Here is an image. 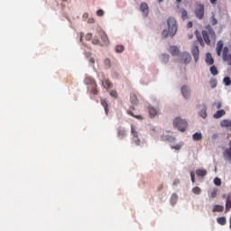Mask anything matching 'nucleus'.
<instances>
[{
  "label": "nucleus",
  "mask_w": 231,
  "mask_h": 231,
  "mask_svg": "<svg viewBox=\"0 0 231 231\" xmlns=\"http://www.w3.org/2000/svg\"><path fill=\"white\" fill-rule=\"evenodd\" d=\"M161 60H162V62H164V63L169 62V55L168 54H162Z\"/></svg>",
  "instance_id": "nucleus-31"
},
{
  "label": "nucleus",
  "mask_w": 231,
  "mask_h": 231,
  "mask_svg": "<svg viewBox=\"0 0 231 231\" xmlns=\"http://www.w3.org/2000/svg\"><path fill=\"white\" fill-rule=\"evenodd\" d=\"M159 3H163V0H158Z\"/></svg>",
  "instance_id": "nucleus-57"
},
{
  "label": "nucleus",
  "mask_w": 231,
  "mask_h": 231,
  "mask_svg": "<svg viewBox=\"0 0 231 231\" xmlns=\"http://www.w3.org/2000/svg\"><path fill=\"white\" fill-rule=\"evenodd\" d=\"M103 86L105 88H113V83H111V81L109 79H106L104 82H103Z\"/></svg>",
  "instance_id": "nucleus-32"
},
{
  "label": "nucleus",
  "mask_w": 231,
  "mask_h": 231,
  "mask_svg": "<svg viewBox=\"0 0 231 231\" xmlns=\"http://www.w3.org/2000/svg\"><path fill=\"white\" fill-rule=\"evenodd\" d=\"M220 125L221 127H226V129L229 128V130L231 131V121L228 119H224L220 122Z\"/></svg>",
  "instance_id": "nucleus-17"
},
{
  "label": "nucleus",
  "mask_w": 231,
  "mask_h": 231,
  "mask_svg": "<svg viewBox=\"0 0 231 231\" xmlns=\"http://www.w3.org/2000/svg\"><path fill=\"white\" fill-rule=\"evenodd\" d=\"M99 37H101V40L103 41L104 44H107L109 42V38L107 37V34H106V32H100Z\"/></svg>",
  "instance_id": "nucleus-20"
},
{
  "label": "nucleus",
  "mask_w": 231,
  "mask_h": 231,
  "mask_svg": "<svg viewBox=\"0 0 231 231\" xmlns=\"http://www.w3.org/2000/svg\"><path fill=\"white\" fill-rule=\"evenodd\" d=\"M89 62H90L91 64H95V58H90V59H89Z\"/></svg>",
  "instance_id": "nucleus-51"
},
{
  "label": "nucleus",
  "mask_w": 231,
  "mask_h": 231,
  "mask_svg": "<svg viewBox=\"0 0 231 231\" xmlns=\"http://www.w3.org/2000/svg\"><path fill=\"white\" fill-rule=\"evenodd\" d=\"M223 158L226 162H229L231 163V140L229 142V148L223 152Z\"/></svg>",
  "instance_id": "nucleus-9"
},
{
  "label": "nucleus",
  "mask_w": 231,
  "mask_h": 231,
  "mask_svg": "<svg viewBox=\"0 0 231 231\" xmlns=\"http://www.w3.org/2000/svg\"><path fill=\"white\" fill-rule=\"evenodd\" d=\"M192 192H193V194L199 195V194H201V188L195 187L192 189Z\"/></svg>",
  "instance_id": "nucleus-35"
},
{
  "label": "nucleus",
  "mask_w": 231,
  "mask_h": 231,
  "mask_svg": "<svg viewBox=\"0 0 231 231\" xmlns=\"http://www.w3.org/2000/svg\"><path fill=\"white\" fill-rule=\"evenodd\" d=\"M217 109H221V103H218V104L217 105Z\"/></svg>",
  "instance_id": "nucleus-54"
},
{
  "label": "nucleus",
  "mask_w": 231,
  "mask_h": 231,
  "mask_svg": "<svg viewBox=\"0 0 231 231\" xmlns=\"http://www.w3.org/2000/svg\"><path fill=\"white\" fill-rule=\"evenodd\" d=\"M192 138L195 142H199V140H202L203 138V134H201V133H195L193 135H192Z\"/></svg>",
  "instance_id": "nucleus-26"
},
{
  "label": "nucleus",
  "mask_w": 231,
  "mask_h": 231,
  "mask_svg": "<svg viewBox=\"0 0 231 231\" xmlns=\"http://www.w3.org/2000/svg\"><path fill=\"white\" fill-rule=\"evenodd\" d=\"M117 136L119 138H124L125 136V129L118 128V130H117Z\"/></svg>",
  "instance_id": "nucleus-28"
},
{
  "label": "nucleus",
  "mask_w": 231,
  "mask_h": 231,
  "mask_svg": "<svg viewBox=\"0 0 231 231\" xmlns=\"http://www.w3.org/2000/svg\"><path fill=\"white\" fill-rule=\"evenodd\" d=\"M199 116L202 118H207V108H204L199 112Z\"/></svg>",
  "instance_id": "nucleus-38"
},
{
  "label": "nucleus",
  "mask_w": 231,
  "mask_h": 231,
  "mask_svg": "<svg viewBox=\"0 0 231 231\" xmlns=\"http://www.w3.org/2000/svg\"><path fill=\"white\" fill-rule=\"evenodd\" d=\"M131 133L133 134V142H134L135 145H140L142 143V141L140 138H138V132H136V129L134 128V125H131Z\"/></svg>",
  "instance_id": "nucleus-8"
},
{
  "label": "nucleus",
  "mask_w": 231,
  "mask_h": 231,
  "mask_svg": "<svg viewBox=\"0 0 231 231\" xmlns=\"http://www.w3.org/2000/svg\"><path fill=\"white\" fill-rule=\"evenodd\" d=\"M193 37H194V34L192 33L188 35V39H192Z\"/></svg>",
  "instance_id": "nucleus-53"
},
{
  "label": "nucleus",
  "mask_w": 231,
  "mask_h": 231,
  "mask_svg": "<svg viewBox=\"0 0 231 231\" xmlns=\"http://www.w3.org/2000/svg\"><path fill=\"white\" fill-rule=\"evenodd\" d=\"M92 44H95V45L100 44V41H99L98 39H97V38H94V39L92 40Z\"/></svg>",
  "instance_id": "nucleus-47"
},
{
  "label": "nucleus",
  "mask_w": 231,
  "mask_h": 231,
  "mask_svg": "<svg viewBox=\"0 0 231 231\" xmlns=\"http://www.w3.org/2000/svg\"><path fill=\"white\" fill-rule=\"evenodd\" d=\"M217 223H218V225H221L222 226L226 225V217H217Z\"/></svg>",
  "instance_id": "nucleus-27"
},
{
  "label": "nucleus",
  "mask_w": 231,
  "mask_h": 231,
  "mask_svg": "<svg viewBox=\"0 0 231 231\" xmlns=\"http://www.w3.org/2000/svg\"><path fill=\"white\" fill-rule=\"evenodd\" d=\"M194 14L197 19H199L201 21V19L205 17V5H203V4H199L195 8Z\"/></svg>",
  "instance_id": "nucleus-6"
},
{
  "label": "nucleus",
  "mask_w": 231,
  "mask_h": 231,
  "mask_svg": "<svg viewBox=\"0 0 231 231\" xmlns=\"http://www.w3.org/2000/svg\"><path fill=\"white\" fill-rule=\"evenodd\" d=\"M197 176H200L201 178H204V176L207 174V170H201L199 169L196 171Z\"/></svg>",
  "instance_id": "nucleus-29"
},
{
  "label": "nucleus",
  "mask_w": 231,
  "mask_h": 231,
  "mask_svg": "<svg viewBox=\"0 0 231 231\" xmlns=\"http://www.w3.org/2000/svg\"><path fill=\"white\" fill-rule=\"evenodd\" d=\"M140 11L142 12L143 15H144V17H147V15H149V5H147V3L143 2L141 4Z\"/></svg>",
  "instance_id": "nucleus-10"
},
{
  "label": "nucleus",
  "mask_w": 231,
  "mask_h": 231,
  "mask_svg": "<svg viewBox=\"0 0 231 231\" xmlns=\"http://www.w3.org/2000/svg\"><path fill=\"white\" fill-rule=\"evenodd\" d=\"M182 57H183L184 64H189L190 62V60H192V58L190 57V54H189V53H184Z\"/></svg>",
  "instance_id": "nucleus-22"
},
{
  "label": "nucleus",
  "mask_w": 231,
  "mask_h": 231,
  "mask_svg": "<svg viewBox=\"0 0 231 231\" xmlns=\"http://www.w3.org/2000/svg\"><path fill=\"white\" fill-rule=\"evenodd\" d=\"M180 181L179 179H176V180L173 181V185H174L175 187H178V185H180Z\"/></svg>",
  "instance_id": "nucleus-48"
},
{
  "label": "nucleus",
  "mask_w": 231,
  "mask_h": 231,
  "mask_svg": "<svg viewBox=\"0 0 231 231\" xmlns=\"http://www.w3.org/2000/svg\"><path fill=\"white\" fill-rule=\"evenodd\" d=\"M181 94L184 97V98H189V97H190V91H189V87L183 86L181 88Z\"/></svg>",
  "instance_id": "nucleus-14"
},
{
  "label": "nucleus",
  "mask_w": 231,
  "mask_h": 231,
  "mask_svg": "<svg viewBox=\"0 0 231 231\" xmlns=\"http://www.w3.org/2000/svg\"><path fill=\"white\" fill-rule=\"evenodd\" d=\"M192 26H194V23H192V22H189L187 24V28H192Z\"/></svg>",
  "instance_id": "nucleus-49"
},
{
  "label": "nucleus",
  "mask_w": 231,
  "mask_h": 231,
  "mask_svg": "<svg viewBox=\"0 0 231 231\" xmlns=\"http://www.w3.org/2000/svg\"><path fill=\"white\" fill-rule=\"evenodd\" d=\"M225 115H226V112L223 109H221L217 111V113L214 114L213 117L217 119V118H221L222 116H225Z\"/></svg>",
  "instance_id": "nucleus-23"
},
{
  "label": "nucleus",
  "mask_w": 231,
  "mask_h": 231,
  "mask_svg": "<svg viewBox=\"0 0 231 231\" xmlns=\"http://www.w3.org/2000/svg\"><path fill=\"white\" fill-rule=\"evenodd\" d=\"M167 23H168L169 31H167V29L162 31V39H167L169 35L171 37H174V35H176L178 32V23L176 22V19H174L173 17H170Z\"/></svg>",
  "instance_id": "nucleus-1"
},
{
  "label": "nucleus",
  "mask_w": 231,
  "mask_h": 231,
  "mask_svg": "<svg viewBox=\"0 0 231 231\" xmlns=\"http://www.w3.org/2000/svg\"><path fill=\"white\" fill-rule=\"evenodd\" d=\"M209 84H210L212 89H214V88H217V81L216 79H211V80L209 81Z\"/></svg>",
  "instance_id": "nucleus-37"
},
{
  "label": "nucleus",
  "mask_w": 231,
  "mask_h": 231,
  "mask_svg": "<svg viewBox=\"0 0 231 231\" xmlns=\"http://www.w3.org/2000/svg\"><path fill=\"white\" fill-rule=\"evenodd\" d=\"M148 112L150 118H154V116H156V115L160 113V111L157 108H154L153 106H148Z\"/></svg>",
  "instance_id": "nucleus-11"
},
{
  "label": "nucleus",
  "mask_w": 231,
  "mask_h": 231,
  "mask_svg": "<svg viewBox=\"0 0 231 231\" xmlns=\"http://www.w3.org/2000/svg\"><path fill=\"white\" fill-rule=\"evenodd\" d=\"M124 50H125V48L124 47V45H117L116 47V53H122V51H124Z\"/></svg>",
  "instance_id": "nucleus-33"
},
{
  "label": "nucleus",
  "mask_w": 231,
  "mask_h": 231,
  "mask_svg": "<svg viewBox=\"0 0 231 231\" xmlns=\"http://www.w3.org/2000/svg\"><path fill=\"white\" fill-rule=\"evenodd\" d=\"M217 188H215L212 189L210 193V197L214 199V198H217Z\"/></svg>",
  "instance_id": "nucleus-39"
},
{
  "label": "nucleus",
  "mask_w": 231,
  "mask_h": 231,
  "mask_svg": "<svg viewBox=\"0 0 231 231\" xmlns=\"http://www.w3.org/2000/svg\"><path fill=\"white\" fill-rule=\"evenodd\" d=\"M190 178H191L192 183H196V175L194 174V171L190 172Z\"/></svg>",
  "instance_id": "nucleus-43"
},
{
  "label": "nucleus",
  "mask_w": 231,
  "mask_h": 231,
  "mask_svg": "<svg viewBox=\"0 0 231 231\" xmlns=\"http://www.w3.org/2000/svg\"><path fill=\"white\" fill-rule=\"evenodd\" d=\"M171 149H175V151H180L181 149V144H176L171 146Z\"/></svg>",
  "instance_id": "nucleus-46"
},
{
  "label": "nucleus",
  "mask_w": 231,
  "mask_h": 231,
  "mask_svg": "<svg viewBox=\"0 0 231 231\" xmlns=\"http://www.w3.org/2000/svg\"><path fill=\"white\" fill-rule=\"evenodd\" d=\"M195 35L197 37V42H199L202 48H205V42L203 41V37H201V34H199L198 30L195 31Z\"/></svg>",
  "instance_id": "nucleus-12"
},
{
  "label": "nucleus",
  "mask_w": 231,
  "mask_h": 231,
  "mask_svg": "<svg viewBox=\"0 0 231 231\" xmlns=\"http://www.w3.org/2000/svg\"><path fill=\"white\" fill-rule=\"evenodd\" d=\"M101 106H103L106 115H109V105L107 104V100L102 98L101 99Z\"/></svg>",
  "instance_id": "nucleus-19"
},
{
  "label": "nucleus",
  "mask_w": 231,
  "mask_h": 231,
  "mask_svg": "<svg viewBox=\"0 0 231 231\" xmlns=\"http://www.w3.org/2000/svg\"><path fill=\"white\" fill-rule=\"evenodd\" d=\"M231 209V193L227 195L226 200V212H230Z\"/></svg>",
  "instance_id": "nucleus-18"
},
{
  "label": "nucleus",
  "mask_w": 231,
  "mask_h": 231,
  "mask_svg": "<svg viewBox=\"0 0 231 231\" xmlns=\"http://www.w3.org/2000/svg\"><path fill=\"white\" fill-rule=\"evenodd\" d=\"M86 41H91V39H93V34L92 33H88L85 36Z\"/></svg>",
  "instance_id": "nucleus-45"
},
{
  "label": "nucleus",
  "mask_w": 231,
  "mask_h": 231,
  "mask_svg": "<svg viewBox=\"0 0 231 231\" xmlns=\"http://www.w3.org/2000/svg\"><path fill=\"white\" fill-rule=\"evenodd\" d=\"M223 210H225V207L221 205H215L213 207L212 212H223Z\"/></svg>",
  "instance_id": "nucleus-25"
},
{
  "label": "nucleus",
  "mask_w": 231,
  "mask_h": 231,
  "mask_svg": "<svg viewBox=\"0 0 231 231\" xmlns=\"http://www.w3.org/2000/svg\"><path fill=\"white\" fill-rule=\"evenodd\" d=\"M191 53L194 57L195 62H198V60H199V47L198 42H193V47L191 49Z\"/></svg>",
  "instance_id": "nucleus-7"
},
{
  "label": "nucleus",
  "mask_w": 231,
  "mask_h": 231,
  "mask_svg": "<svg viewBox=\"0 0 231 231\" xmlns=\"http://www.w3.org/2000/svg\"><path fill=\"white\" fill-rule=\"evenodd\" d=\"M211 5H216V3H217V0H209Z\"/></svg>",
  "instance_id": "nucleus-52"
},
{
  "label": "nucleus",
  "mask_w": 231,
  "mask_h": 231,
  "mask_svg": "<svg viewBox=\"0 0 231 231\" xmlns=\"http://www.w3.org/2000/svg\"><path fill=\"white\" fill-rule=\"evenodd\" d=\"M170 53L173 57H178V55H180V49H178L176 46H171L170 47Z\"/></svg>",
  "instance_id": "nucleus-13"
},
{
  "label": "nucleus",
  "mask_w": 231,
  "mask_h": 231,
  "mask_svg": "<svg viewBox=\"0 0 231 231\" xmlns=\"http://www.w3.org/2000/svg\"><path fill=\"white\" fill-rule=\"evenodd\" d=\"M176 2L180 5V3H181V0H176Z\"/></svg>",
  "instance_id": "nucleus-56"
},
{
  "label": "nucleus",
  "mask_w": 231,
  "mask_h": 231,
  "mask_svg": "<svg viewBox=\"0 0 231 231\" xmlns=\"http://www.w3.org/2000/svg\"><path fill=\"white\" fill-rule=\"evenodd\" d=\"M187 125V121L181 119V117H176L173 120V126L179 129V131H180L181 133H185Z\"/></svg>",
  "instance_id": "nucleus-4"
},
{
  "label": "nucleus",
  "mask_w": 231,
  "mask_h": 231,
  "mask_svg": "<svg viewBox=\"0 0 231 231\" xmlns=\"http://www.w3.org/2000/svg\"><path fill=\"white\" fill-rule=\"evenodd\" d=\"M97 17H102V15H104V10H102V9L97 10Z\"/></svg>",
  "instance_id": "nucleus-44"
},
{
  "label": "nucleus",
  "mask_w": 231,
  "mask_h": 231,
  "mask_svg": "<svg viewBox=\"0 0 231 231\" xmlns=\"http://www.w3.org/2000/svg\"><path fill=\"white\" fill-rule=\"evenodd\" d=\"M170 203L171 205H172V207H174V205L178 203V194L176 193L171 194V197L170 199Z\"/></svg>",
  "instance_id": "nucleus-21"
},
{
  "label": "nucleus",
  "mask_w": 231,
  "mask_h": 231,
  "mask_svg": "<svg viewBox=\"0 0 231 231\" xmlns=\"http://www.w3.org/2000/svg\"><path fill=\"white\" fill-rule=\"evenodd\" d=\"M128 115H130V116H134V118H136L137 120H143V117L142 116H134L132 111H128Z\"/></svg>",
  "instance_id": "nucleus-34"
},
{
  "label": "nucleus",
  "mask_w": 231,
  "mask_h": 231,
  "mask_svg": "<svg viewBox=\"0 0 231 231\" xmlns=\"http://www.w3.org/2000/svg\"><path fill=\"white\" fill-rule=\"evenodd\" d=\"M211 24L212 26H216V24H217V19H216V15H212L211 16Z\"/></svg>",
  "instance_id": "nucleus-40"
},
{
  "label": "nucleus",
  "mask_w": 231,
  "mask_h": 231,
  "mask_svg": "<svg viewBox=\"0 0 231 231\" xmlns=\"http://www.w3.org/2000/svg\"><path fill=\"white\" fill-rule=\"evenodd\" d=\"M214 184L215 185H217V187H220V185H221V179H219V178H215L214 179Z\"/></svg>",
  "instance_id": "nucleus-41"
},
{
  "label": "nucleus",
  "mask_w": 231,
  "mask_h": 231,
  "mask_svg": "<svg viewBox=\"0 0 231 231\" xmlns=\"http://www.w3.org/2000/svg\"><path fill=\"white\" fill-rule=\"evenodd\" d=\"M206 64H208V66H212V64H214V58H212V54L210 52L206 54Z\"/></svg>",
  "instance_id": "nucleus-15"
},
{
  "label": "nucleus",
  "mask_w": 231,
  "mask_h": 231,
  "mask_svg": "<svg viewBox=\"0 0 231 231\" xmlns=\"http://www.w3.org/2000/svg\"><path fill=\"white\" fill-rule=\"evenodd\" d=\"M223 41H218L216 47V51L217 57H221L222 51V59L224 62H226L228 66H231V54H228V47H224Z\"/></svg>",
  "instance_id": "nucleus-2"
},
{
  "label": "nucleus",
  "mask_w": 231,
  "mask_h": 231,
  "mask_svg": "<svg viewBox=\"0 0 231 231\" xmlns=\"http://www.w3.org/2000/svg\"><path fill=\"white\" fill-rule=\"evenodd\" d=\"M62 1H68V0H62Z\"/></svg>",
  "instance_id": "nucleus-59"
},
{
  "label": "nucleus",
  "mask_w": 231,
  "mask_h": 231,
  "mask_svg": "<svg viewBox=\"0 0 231 231\" xmlns=\"http://www.w3.org/2000/svg\"><path fill=\"white\" fill-rule=\"evenodd\" d=\"M209 71L211 73V75H213L214 77H216V75H218L219 71L217 70V67H216V65H213L209 68Z\"/></svg>",
  "instance_id": "nucleus-24"
},
{
  "label": "nucleus",
  "mask_w": 231,
  "mask_h": 231,
  "mask_svg": "<svg viewBox=\"0 0 231 231\" xmlns=\"http://www.w3.org/2000/svg\"><path fill=\"white\" fill-rule=\"evenodd\" d=\"M84 82L87 86H91L90 93H92V95H98V90H97V83L93 78L87 76Z\"/></svg>",
  "instance_id": "nucleus-5"
},
{
  "label": "nucleus",
  "mask_w": 231,
  "mask_h": 231,
  "mask_svg": "<svg viewBox=\"0 0 231 231\" xmlns=\"http://www.w3.org/2000/svg\"><path fill=\"white\" fill-rule=\"evenodd\" d=\"M82 37H84V33L80 34V41L82 42Z\"/></svg>",
  "instance_id": "nucleus-55"
},
{
  "label": "nucleus",
  "mask_w": 231,
  "mask_h": 231,
  "mask_svg": "<svg viewBox=\"0 0 231 231\" xmlns=\"http://www.w3.org/2000/svg\"><path fill=\"white\" fill-rule=\"evenodd\" d=\"M202 37L204 42L208 45L210 46L211 42L210 39H216V32H214V29L210 25L206 26V30L202 31Z\"/></svg>",
  "instance_id": "nucleus-3"
},
{
  "label": "nucleus",
  "mask_w": 231,
  "mask_h": 231,
  "mask_svg": "<svg viewBox=\"0 0 231 231\" xmlns=\"http://www.w3.org/2000/svg\"><path fill=\"white\" fill-rule=\"evenodd\" d=\"M88 23H89L90 24H93V23H95V19L94 18H89L88 20Z\"/></svg>",
  "instance_id": "nucleus-50"
},
{
  "label": "nucleus",
  "mask_w": 231,
  "mask_h": 231,
  "mask_svg": "<svg viewBox=\"0 0 231 231\" xmlns=\"http://www.w3.org/2000/svg\"><path fill=\"white\" fill-rule=\"evenodd\" d=\"M110 96H112L114 98H117L118 97V93L116 92V90H112L110 92Z\"/></svg>",
  "instance_id": "nucleus-42"
},
{
  "label": "nucleus",
  "mask_w": 231,
  "mask_h": 231,
  "mask_svg": "<svg viewBox=\"0 0 231 231\" xmlns=\"http://www.w3.org/2000/svg\"><path fill=\"white\" fill-rule=\"evenodd\" d=\"M130 102L131 104H133V106H138V97L136 96V94H130Z\"/></svg>",
  "instance_id": "nucleus-16"
},
{
  "label": "nucleus",
  "mask_w": 231,
  "mask_h": 231,
  "mask_svg": "<svg viewBox=\"0 0 231 231\" xmlns=\"http://www.w3.org/2000/svg\"><path fill=\"white\" fill-rule=\"evenodd\" d=\"M105 62H109V60H108V59H106V60H105Z\"/></svg>",
  "instance_id": "nucleus-58"
},
{
  "label": "nucleus",
  "mask_w": 231,
  "mask_h": 231,
  "mask_svg": "<svg viewBox=\"0 0 231 231\" xmlns=\"http://www.w3.org/2000/svg\"><path fill=\"white\" fill-rule=\"evenodd\" d=\"M181 18L183 21H186V19H189V13L187 12V10L185 9L181 10Z\"/></svg>",
  "instance_id": "nucleus-30"
},
{
  "label": "nucleus",
  "mask_w": 231,
  "mask_h": 231,
  "mask_svg": "<svg viewBox=\"0 0 231 231\" xmlns=\"http://www.w3.org/2000/svg\"><path fill=\"white\" fill-rule=\"evenodd\" d=\"M223 82H224L225 86H230L231 85V79H230L229 77L224 78Z\"/></svg>",
  "instance_id": "nucleus-36"
}]
</instances>
